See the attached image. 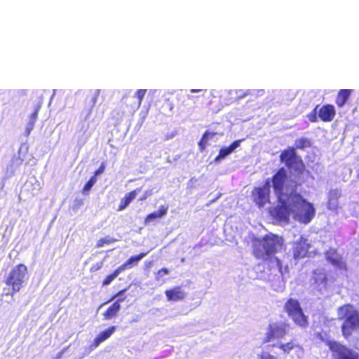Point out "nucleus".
I'll list each match as a JSON object with an SVG mask.
<instances>
[{"label":"nucleus","instance_id":"nucleus-1","mask_svg":"<svg viewBox=\"0 0 359 359\" xmlns=\"http://www.w3.org/2000/svg\"><path fill=\"white\" fill-rule=\"evenodd\" d=\"M252 253L254 257L263 262L270 260L283 246L282 236L272 233L262 238H253L252 240Z\"/></svg>","mask_w":359,"mask_h":359},{"label":"nucleus","instance_id":"nucleus-2","mask_svg":"<svg viewBox=\"0 0 359 359\" xmlns=\"http://www.w3.org/2000/svg\"><path fill=\"white\" fill-rule=\"evenodd\" d=\"M337 318L342 321L341 332L348 339L354 332L359 331V311L351 304H346L337 309Z\"/></svg>","mask_w":359,"mask_h":359},{"label":"nucleus","instance_id":"nucleus-3","mask_svg":"<svg viewBox=\"0 0 359 359\" xmlns=\"http://www.w3.org/2000/svg\"><path fill=\"white\" fill-rule=\"evenodd\" d=\"M287 198L293 208L294 219L304 224L309 223L316 213L313 204L296 192L290 193Z\"/></svg>","mask_w":359,"mask_h":359},{"label":"nucleus","instance_id":"nucleus-4","mask_svg":"<svg viewBox=\"0 0 359 359\" xmlns=\"http://www.w3.org/2000/svg\"><path fill=\"white\" fill-rule=\"evenodd\" d=\"M280 160L287 168L293 170L297 174H303L305 170L304 161L293 147H288L283 150L280 154Z\"/></svg>","mask_w":359,"mask_h":359},{"label":"nucleus","instance_id":"nucleus-5","mask_svg":"<svg viewBox=\"0 0 359 359\" xmlns=\"http://www.w3.org/2000/svg\"><path fill=\"white\" fill-rule=\"evenodd\" d=\"M27 273V266L23 264H19L12 269L5 280V283L13 292H19L22 287Z\"/></svg>","mask_w":359,"mask_h":359},{"label":"nucleus","instance_id":"nucleus-6","mask_svg":"<svg viewBox=\"0 0 359 359\" xmlns=\"http://www.w3.org/2000/svg\"><path fill=\"white\" fill-rule=\"evenodd\" d=\"M288 194L285 197L278 199V205L270 210L272 217L279 223L287 224L290 216L293 212V208L287 198Z\"/></svg>","mask_w":359,"mask_h":359},{"label":"nucleus","instance_id":"nucleus-7","mask_svg":"<svg viewBox=\"0 0 359 359\" xmlns=\"http://www.w3.org/2000/svg\"><path fill=\"white\" fill-rule=\"evenodd\" d=\"M285 309L288 316L294 323L302 327H307V317L304 314L298 301L290 299L285 304Z\"/></svg>","mask_w":359,"mask_h":359},{"label":"nucleus","instance_id":"nucleus-8","mask_svg":"<svg viewBox=\"0 0 359 359\" xmlns=\"http://www.w3.org/2000/svg\"><path fill=\"white\" fill-rule=\"evenodd\" d=\"M252 201L259 207L262 208L270 203V185L266 180L262 187H255L251 194Z\"/></svg>","mask_w":359,"mask_h":359},{"label":"nucleus","instance_id":"nucleus-9","mask_svg":"<svg viewBox=\"0 0 359 359\" xmlns=\"http://www.w3.org/2000/svg\"><path fill=\"white\" fill-rule=\"evenodd\" d=\"M287 334V325L284 323L269 324L262 343L266 344L275 339H283Z\"/></svg>","mask_w":359,"mask_h":359},{"label":"nucleus","instance_id":"nucleus-10","mask_svg":"<svg viewBox=\"0 0 359 359\" xmlns=\"http://www.w3.org/2000/svg\"><path fill=\"white\" fill-rule=\"evenodd\" d=\"M286 180L287 172L284 168H279L272 177V187L278 199L287 196L283 193Z\"/></svg>","mask_w":359,"mask_h":359},{"label":"nucleus","instance_id":"nucleus-11","mask_svg":"<svg viewBox=\"0 0 359 359\" xmlns=\"http://www.w3.org/2000/svg\"><path fill=\"white\" fill-rule=\"evenodd\" d=\"M330 348L337 353V359H359L358 353L336 341H329Z\"/></svg>","mask_w":359,"mask_h":359},{"label":"nucleus","instance_id":"nucleus-12","mask_svg":"<svg viewBox=\"0 0 359 359\" xmlns=\"http://www.w3.org/2000/svg\"><path fill=\"white\" fill-rule=\"evenodd\" d=\"M311 248L310 243L308 240L301 236L297 241L292 245V255L294 259H301L306 257L309 253V250Z\"/></svg>","mask_w":359,"mask_h":359},{"label":"nucleus","instance_id":"nucleus-13","mask_svg":"<svg viewBox=\"0 0 359 359\" xmlns=\"http://www.w3.org/2000/svg\"><path fill=\"white\" fill-rule=\"evenodd\" d=\"M325 254L326 260L333 266L341 270H347L346 262L343 260L342 257L338 255L336 249L330 248Z\"/></svg>","mask_w":359,"mask_h":359},{"label":"nucleus","instance_id":"nucleus-14","mask_svg":"<svg viewBox=\"0 0 359 359\" xmlns=\"http://www.w3.org/2000/svg\"><path fill=\"white\" fill-rule=\"evenodd\" d=\"M336 115V111L332 104H327L322 106L318 111V117L323 122H330Z\"/></svg>","mask_w":359,"mask_h":359},{"label":"nucleus","instance_id":"nucleus-15","mask_svg":"<svg viewBox=\"0 0 359 359\" xmlns=\"http://www.w3.org/2000/svg\"><path fill=\"white\" fill-rule=\"evenodd\" d=\"M116 330V327L113 325L101 332L93 341L90 344V348H97L102 342L109 339Z\"/></svg>","mask_w":359,"mask_h":359},{"label":"nucleus","instance_id":"nucleus-16","mask_svg":"<svg viewBox=\"0 0 359 359\" xmlns=\"http://www.w3.org/2000/svg\"><path fill=\"white\" fill-rule=\"evenodd\" d=\"M148 252H141L138 255L131 256L128 259H127L123 264L120 265L119 269L122 271L127 270L128 269H131L138 264L139 261H140L142 258H144Z\"/></svg>","mask_w":359,"mask_h":359},{"label":"nucleus","instance_id":"nucleus-17","mask_svg":"<svg viewBox=\"0 0 359 359\" xmlns=\"http://www.w3.org/2000/svg\"><path fill=\"white\" fill-rule=\"evenodd\" d=\"M141 188H137L130 192L127 193L125 196L121 200L118 206V211L125 210L129 204L135 198L137 194L140 191Z\"/></svg>","mask_w":359,"mask_h":359},{"label":"nucleus","instance_id":"nucleus-18","mask_svg":"<svg viewBox=\"0 0 359 359\" xmlns=\"http://www.w3.org/2000/svg\"><path fill=\"white\" fill-rule=\"evenodd\" d=\"M241 141V140H236L233 142L229 147H225L220 149L219 154L215 158V161H218L221 158H224L225 156L233 152L237 147L240 146Z\"/></svg>","mask_w":359,"mask_h":359},{"label":"nucleus","instance_id":"nucleus-19","mask_svg":"<svg viewBox=\"0 0 359 359\" xmlns=\"http://www.w3.org/2000/svg\"><path fill=\"white\" fill-rule=\"evenodd\" d=\"M123 299H118L109 306V308L103 313L104 320H110L117 315L121 309L120 302H122Z\"/></svg>","mask_w":359,"mask_h":359},{"label":"nucleus","instance_id":"nucleus-20","mask_svg":"<svg viewBox=\"0 0 359 359\" xmlns=\"http://www.w3.org/2000/svg\"><path fill=\"white\" fill-rule=\"evenodd\" d=\"M351 92L352 90L350 89L339 90L335 100L336 104L339 107H342L350 97Z\"/></svg>","mask_w":359,"mask_h":359},{"label":"nucleus","instance_id":"nucleus-21","mask_svg":"<svg viewBox=\"0 0 359 359\" xmlns=\"http://www.w3.org/2000/svg\"><path fill=\"white\" fill-rule=\"evenodd\" d=\"M168 209V206L161 205L158 211L149 213L145 217L144 223L147 224L154 219L161 218L167 214Z\"/></svg>","mask_w":359,"mask_h":359},{"label":"nucleus","instance_id":"nucleus-22","mask_svg":"<svg viewBox=\"0 0 359 359\" xmlns=\"http://www.w3.org/2000/svg\"><path fill=\"white\" fill-rule=\"evenodd\" d=\"M277 347L280 348L283 354H289L293 349L297 348L298 350L303 351L302 346L295 344L293 341H290L286 343H280L277 345Z\"/></svg>","mask_w":359,"mask_h":359},{"label":"nucleus","instance_id":"nucleus-23","mask_svg":"<svg viewBox=\"0 0 359 359\" xmlns=\"http://www.w3.org/2000/svg\"><path fill=\"white\" fill-rule=\"evenodd\" d=\"M41 109V104H39L35 107L34 112L30 115V119L27 127V135H29L31 130L33 129L34 126L35 121L37 118L38 113Z\"/></svg>","mask_w":359,"mask_h":359},{"label":"nucleus","instance_id":"nucleus-24","mask_svg":"<svg viewBox=\"0 0 359 359\" xmlns=\"http://www.w3.org/2000/svg\"><path fill=\"white\" fill-rule=\"evenodd\" d=\"M311 147V141L309 138L301 137L295 141V144L294 148L296 149H302L304 150L306 148H309Z\"/></svg>","mask_w":359,"mask_h":359},{"label":"nucleus","instance_id":"nucleus-25","mask_svg":"<svg viewBox=\"0 0 359 359\" xmlns=\"http://www.w3.org/2000/svg\"><path fill=\"white\" fill-rule=\"evenodd\" d=\"M122 271L119 267L116 268L111 274L105 277L102 281V285H109L121 273Z\"/></svg>","mask_w":359,"mask_h":359},{"label":"nucleus","instance_id":"nucleus-26","mask_svg":"<svg viewBox=\"0 0 359 359\" xmlns=\"http://www.w3.org/2000/svg\"><path fill=\"white\" fill-rule=\"evenodd\" d=\"M314 279L315 283L318 285H325L327 284V278L326 276V274L323 272L319 271L317 272V271H314Z\"/></svg>","mask_w":359,"mask_h":359},{"label":"nucleus","instance_id":"nucleus-27","mask_svg":"<svg viewBox=\"0 0 359 359\" xmlns=\"http://www.w3.org/2000/svg\"><path fill=\"white\" fill-rule=\"evenodd\" d=\"M97 182V178L95 176H92L89 180L85 184L83 187L81 192L83 194H88L89 191Z\"/></svg>","mask_w":359,"mask_h":359},{"label":"nucleus","instance_id":"nucleus-28","mask_svg":"<svg viewBox=\"0 0 359 359\" xmlns=\"http://www.w3.org/2000/svg\"><path fill=\"white\" fill-rule=\"evenodd\" d=\"M146 93H147V90H145V89H139V90H137L136 96H137V100H138L136 104V106H135V107L137 109L140 108V107L141 106L142 100H143Z\"/></svg>","mask_w":359,"mask_h":359},{"label":"nucleus","instance_id":"nucleus-29","mask_svg":"<svg viewBox=\"0 0 359 359\" xmlns=\"http://www.w3.org/2000/svg\"><path fill=\"white\" fill-rule=\"evenodd\" d=\"M207 135L208 133H203L198 143L201 151H203L208 145V139H207Z\"/></svg>","mask_w":359,"mask_h":359},{"label":"nucleus","instance_id":"nucleus-30","mask_svg":"<svg viewBox=\"0 0 359 359\" xmlns=\"http://www.w3.org/2000/svg\"><path fill=\"white\" fill-rule=\"evenodd\" d=\"M115 240L114 239H110L109 238H102L100 239H99L95 245V247L96 248H101L102 246H104V245H107V244H109L112 242H114Z\"/></svg>","mask_w":359,"mask_h":359},{"label":"nucleus","instance_id":"nucleus-31","mask_svg":"<svg viewBox=\"0 0 359 359\" xmlns=\"http://www.w3.org/2000/svg\"><path fill=\"white\" fill-rule=\"evenodd\" d=\"M184 293H166L167 299L170 301H177L183 298Z\"/></svg>","mask_w":359,"mask_h":359},{"label":"nucleus","instance_id":"nucleus-32","mask_svg":"<svg viewBox=\"0 0 359 359\" xmlns=\"http://www.w3.org/2000/svg\"><path fill=\"white\" fill-rule=\"evenodd\" d=\"M169 273V271L166 268H162L159 269L156 273V278L157 280H159L161 277L165 275H168Z\"/></svg>","mask_w":359,"mask_h":359},{"label":"nucleus","instance_id":"nucleus-33","mask_svg":"<svg viewBox=\"0 0 359 359\" xmlns=\"http://www.w3.org/2000/svg\"><path fill=\"white\" fill-rule=\"evenodd\" d=\"M318 107V105H317L314 109L308 115L309 120L311 122H316L317 121V116H316V110Z\"/></svg>","mask_w":359,"mask_h":359},{"label":"nucleus","instance_id":"nucleus-34","mask_svg":"<svg viewBox=\"0 0 359 359\" xmlns=\"http://www.w3.org/2000/svg\"><path fill=\"white\" fill-rule=\"evenodd\" d=\"M83 202L81 198H76L72 203V208L76 210L79 208L83 205Z\"/></svg>","mask_w":359,"mask_h":359},{"label":"nucleus","instance_id":"nucleus-35","mask_svg":"<svg viewBox=\"0 0 359 359\" xmlns=\"http://www.w3.org/2000/svg\"><path fill=\"white\" fill-rule=\"evenodd\" d=\"M105 170V165L104 164L102 163L100 167L94 172L93 173V176H95V177L97 178V176L103 173L104 171Z\"/></svg>","mask_w":359,"mask_h":359},{"label":"nucleus","instance_id":"nucleus-36","mask_svg":"<svg viewBox=\"0 0 359 359\" xmlns=\"http://www.w3.org/2000/svg\"><path fill=\"white\" fill-rule=\"evenodd\" d=\"M152 195L151 190H147L140 197L139 200L141 201H145L148 197Z\"/></svg>","mask_w":359,"mask_h":359},{"label":"nucleus","instance_id":"nucleus-37","mask_svg":"<svg viewBox=\"0 0 359 359\" xmlns=\"http://www.w3.org/2000/svg\"><path fill=\"white\" fill-rule=\"evenodd\" d=\"M102 267V262H97L90 267V271L95 272V271L100 270Z\"/></svg>","mask_w":359,"mask_h":359},{"label":"nucleus","instance_id":"nucleus-38","mask_svg":"<svg viewBox=\"0 0 359 359\" xmlns=\"http://www.w3.org/2000/svg\"><path fill=\"white\" fill-rule=\"evenodd\" d=\"M259 359H276L275 356L271 355V354H266V355H264L263 353H262L261 355H259Z\"/></svg>","mask_w":359,"mask_h":359},{"label":"nucleus","instance_id":"nucleus-39","mask_svg":"<svg viewBox=\"0 0 359 359\" xmlns=\"http://www.w3.org/2000/svg\"><path fill=\"white\" fill-rule=\"evenodd\" d=\"M98 95H99V90H97L94 95L91 98V102H93V104L94 105L95 103L97 101V99L98 97Z\"/></svg>","mask_w":359,"mask_h":359},{"label":"nucleus","instance_id":"nucleus-40","mask_svg":"<svg viewBox=\"0 0 359 359\" xmlns=\"http://www.w3.org/2000/svg\"><path fill=\"white\" fill-rule=\"evenodd\" d=\"M204 133H208L207 139L212 138L215 135H217L216 133L214 132H210L208 130H206Z\"/></svg>","mask_w":359,"mask_h":359},{"label":"nucleus","instance_id":"nucleus-41","mask_svg":"<svg viewBox=\"0 0 359 359\" xmlns=\"http://www.w3.org/2000/svg\"><path fill=\"white\" fill-rule=\"evenodd\" d=\"M190 91L191 93H198V92H201V91L205 92V90H203L201 89H191Z\"/></svg>","mask_w":359,"mask_h":359},{"label":"nucleus","instance_id":"nucleus-42","mask_svg":"<svg viewBox=\"0 0 359 359\" xmlns=\"http://www.w3.org/2000/svg\"><path fill=\"white\" fill-rule=\"evenodd\" d=\"M198 98H199L198 96H189V99L193 100H198Z\"/></svg>","mask_w":359,"mask_h":359},{"label":"nucleus","instance_id":"nucleus-43","mask_svg":"<svg viewBox=\"0 0 359 359\" xmlns=\"http://www.w3.org/2000/svg\"><path fill=\"white\" fill-rule=\"evenodd\" d=\"M275 259H276V262H277V264H278L280 267H281V262H280V260L278 257H275Z\"/></svg>","mask_w":359,"mask_h":359},{"label":"nucleus","instance_id":"nucleus-44","mask_svg":"<svg viewBox=\"0 0 359 359\" xmlns=\"http://www.w3.org/2000/svg\"><path fill=\"white\" fill-rule=\"evenodd\" d=\"M120 294H121V293L117 292V293H116V294L113 297V299H114L115 297H116L117 295Z\"/></svg>","mask_w":359,"mask_h":359},{"label":"nucleus","instance_id":"nucleus-45","mask_svg":"<svg viewBox=\"0 0 359 359\" xmlns=\"http://www.w3.org/2000/svg\"><path fill=\"white\" fill-rule=\"evenodd\" d=\"M165 292H173V290H166Z\"/></svg>","mask_w":359,"mask_h":359},{"label":"nucleus","instance_id":"nucleus-46","mask_svg":"<svg viewBox=\"0 0 359 359\" xmlns=\"http://www.w3.org/2000/svg\"><path fill=\"white\" fill-rule=\"evenodd\" d=\"M357 179L359 180V173L357 175Z\"/></svg>","mask_w":359,"mask_h":359},{"label":"nucleus","instance_id":"nucleus-47","mask_svg":"<svg viewBox=\"0 0 359 359\" xmlns=\"http://www.w3.org/2000/svg\"><path fill=\"white\" fill-rule=\"evenodd\" d=\"M151 262H148V265H149H149H151Z\"/></svg>","mask_w":359,"mask_h":359},{"label":"nucleus","instance_id":"nucleus-48","mask_svg":"<svg viewBox=\"0 0 359 359\" xmlns=\"http://www.w3.org/2000/svg\"><path fill=\"white\" fill-rule=\"evenodd\" d=\"M120 292H125V290H122Z\"/></svg>","mask_w":359,"mask_h":359}]
</instances>
